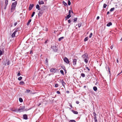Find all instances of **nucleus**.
<instances>
[{
	"instance_id": "1",
	"label": "nucleus",
	"mask_w": 122,
	"mask_h": 122,
	"mask_svg": "<svg viewBox=\"0 0 122 122\" xmlns=\"http://www.w3.org/2000/svg\"><path fill=\"white\" fill-rule=\"evenodd\" d=\"M82 57L83 59L84 60L85 62L86 63H87L88 62V59H89L88 57V55L86 53L82 55L81 56Z\"/></svg>"
},
{
	"instance_id": "2",
	"label": "nucleus",
	"mask_w": 122,
	"mask_h": 122,
	"mask_svg": "<svg viewBox=\"0 0 122 122\" xmlns=\"http://www.w3.org/2000/svg\"><path fill=\"white\" fill-rule=\"evenodd\" d=\"M17 4V2L16 1L15 2L12 3L11 8V10H14Z\"/></svg>"
},
{
	"instance_id": "3",
	"label": "nucleus",
	"mask_w": 122,
	"mask_h": 122,
	"mask_svg": "<svg viewBox=\"0 0 122 122\" xmlns=\"http://www.w3.org/2000/svg\"><path fill=\"white\" fill-rule=\"evenodd\" d=\"M25 107L24 106H20L19 108L17 109V112H22L24 111Z\"/></svg>"
},
{
	"instance_id": "4",
	"label": "nucleus",
	"mask_w": 122,
	"mask_h": 122,
	"mask_svg": "<svg viewBox=\"0 0 122 122\" xmlns=\"http://www.w3.org/2000/svg\"><path fill=\"white\" fill-rule=\"evenodd\" d=\"M10 62L9 60L7 59L4 62L3 64L5 66L7 64V65H9L10 64Z\"/></svg>"
},
{
	"instance_id": "5",
	"label": "nucleus",
	"mask_w": 122,
	"mask_h": 122,
	"mask_svg": "<svg viewBox=\"0 0 122 122\" xmlns=\"http://www.w3.org/2000/svg\"><path fill=\"white\" fill-rule=\"evenodd\" d=\"M64 61L67 64H69V60L66 57H65L64 58Z\"/></svg>"
},
{
	"instance_id": "6",
	"label": "nucleus",
	"mask_w": 122,
	"mask_h": 122,
	"mask_svg": "<svg viewBox=\"0 0 122 122\" xmlns=\"http://www.w3.org/2000/svg\"><path fill=\"white\" fill-rule=\"evenodd\" d=\"M50 71L51 72L55 73L56 72V69L52 68L50 69Z\"/></svg>"
},
{
	"instance_id": "7",
	"label": "nucleus",
	"mask_w": 122,
	"mask_h": 122,
	"mask_svg": "<svg viewBox=\"0 0 122 122\" xmlns=\"http://www.w3.org/2000/svg\"><path fill=\"white\" fill-rule=\"evenodd\" d=\"M34 6V5L33 4H30L29 6V10H31L32 9V8Z\"/></svg>"
},
{
	"instance_id": "8",
	"label": "nucleus",
	"mask_w": 122,
	"mask_h": 122,
	"mask_svg": "<svg viewBox=\"0 0 122 122\" xmlns=\"http://www.w3.org/2000/svg\"><path fill=\"white\" fill-rule=\"evenodd\" d=\"M17 30H16L13 33L12 35V38H13L15 37V34L17 32Z\"/></svg>"
},
{
	"instance_id": "9",
	"label": "nucleus",
	"mask_w": 122,
	"mask_h": 122,
	"mask_svg": "<svg viewBox=\"0 0 122 122\" xmlns=\"http://www.w3.org/2000/svg\"><path fill=\"white\" fill-rule=\"evenodd\" d=\"M61 82L63 86L65 87V85L66 84V83L62 79L60 81Z\"/></svg>"
},
{
	"instance_id": "10",
	"label": "nucleus",
	"mask_w": 122,
	"mask_h": 122,
	"mask_svg": "<svg viewBox=\"0 0 122 122\" xmlns=\"http://www.w3.org/2000/svg\"><path fill=\"white\" fill-rule=\"evenodd\" d=\"M77 60L76 59L73 60V65H75L76 64Z\"/></svg>"
},
{
	"instance_id": "11",
	"label": "nucleus",
	"mask_w": 122,
	"mask_h": 122,
	"mask_svg": "<svg viewBox=\"0 0 122 122\" xmlns=\"http://www.w3.org/2000/svg\"><path fill=\"white\" fill-rule=\"evenodd\" d=\"M23 118L24 119L26 120L28 119L27 116L26 114H24L23 115Z\"/></svg>"
},
{
	"instance_id": "12",
	"label": "nucleus",
	"mask_w": 122,
	"mask_h": 122,
	"mask_svg": "<svg viewBox=\"0 0 122 122\" xmlns=\"http://www.w3.org/2000/svg\"><path fill=\"white\" fill-rule=\"evenodd\" d=\"M39 4L40 5L43 4H44V3L42 0L38 2Z\"/></svg>"
},
{
	"instance_id": "13",
	"label": "nucleus",
	"mask_w": 122,
	"mask_h": 122,
	"mask_svg": "<svg viewBox=\"0 0 122 122\" xmlns=\"http://www.w3.org/2000/svg\"><path fill=\"white\" fill-rule=\"evenodd\" d=\"M71 15L68 14L66 17V20H67L68 19H69V18L71 17Z\"/></svg>"
},
{
	"instance_id": "14",
	"label": "nucleus",
	"mask_w": 122,
	"mask_h": 122,
	"mask_svg": "<svg viewBox=\"0 0 122 122\" xmlns=\"http://www.w3.org/2000/svg\"><path fill=\"white\" fill-rule=\"evenodd\" d=\"M112 25V23L111 22H109L107 25V26H110Z\"/></svg>"
},
{
	"instance_id": "15",
	"label": "nucleus",
	"mask_w": 122,
	"mask_h": 122,
	"mask_svg": "<svg viewBox=\"0 0 122 122\" xmlns=\"http://www.w3.org/2000/svg\"><path fill=\"white\" fill-rule=\"evenodd\" d=\"M36 8L38 10H40V7L38 5H36Z\"/></svg>"
},
{
	"instance_id": "16",
	"label": "nucleus",
	"mask_w": 122,
	"mask_h": 122,
	"mask_svg": "<svg viewBox=\"0 0 122 122\" xmlns=\"http://www.w3.org/2000/svg\"><path fill=\"white\" fill-rule=\"evenodd\" d=\"M71 111L74 114H78V112L76 111H75L73 110H72Z\"/></svg>"
},
{
	"instance_id": "17",
	"label": "nucleus",
	"mask_w": 122,
	"mask_h": 122,
	"mask_svg": "<svg viewBox=\"0 0 122 122\" xmlns=\"http://www.w3.org/2000/svg\"><path fill=\"white\" fill-rule=\"evenodd\" d=\"M24 83V82L23 81H21L20 82L19 84L20 85H22Z\"/></svg>"
},
{
	"instance_id": "18",
	"label": "nucleus",
	"mask_w": 122,
	"mask_h": 122,
	"mask_svg": "<svg viewBox=\"0 0 122 122\" xmlns=\"http://www.w3.org/2000/svg\"><path fill=\"white\" fill-rule=\"evenodd\" d=\"M31 19H30L28 21V23L27 24V25H29L30 24V23L31 22Z\"/></svg>"
},
{
	"instance_id": "19",
	"label": "nucleus",
	"mask_w": 122,
	"mask_h": 122,
	"mask_svg": "<svg viewBox=\"0 0 122 122\" xmlns=\"http://www.w3.org/2000/svg\"><path fill=\"white\" fill-rule=\"evenodd\" d=\"M8 0H5V6H7L8 4Z\"/></svg>"
},
{
	"instance_id": "20",
	"label": "nucleus",
	"mask_w": 122,
	"mask_h": 122,
	"mask_svg": "<svg viewBox=\"0 0 122 122\" xmlns=\"http://www.w3.org/2000/svg\"><path fill=\"white\" fill-rule=\"evenodd\" d=\"M11 110L13 111L16 112H17V109H11Z\"/></svg>"
},
{
	"instance_id": "21",
	"label": "nucleus",
	"mask_w": 122,
	"mask_h": 122,
	"mask_svg": "<svg viewBox=\"0 0 122 122\" xmlns=\"http://www.w3.org/2000/svg\"><path fill=\"white\" fill-rule=\"evenodd\" d=\"M64 37H61L59 38L58 40L59 41H61L62 40L64 39Z\"/></svg>"
},
{
	"instance_id": "22",
	"label": "nucleus",
	"mask_w": 122,
	"mask_h": 122,
	"mask_svg": "<svg viewBox=\"0 0 122 122\" xmlns=\"http://www.w3.org/2000/svg\"><path fill=\"white\" fill-rule=\"evenodd\" d=\"M93 89L95 91H96L97 90V88L96 86H94L93 87Z\"/></svg>"
},
{
	"instance_id": "23",
	"label": "nucleus",
	"mask_w": 122,
	"mask_h": 122,
	"mask_svg": "<svg viewBox=\"0 0 122 122\" xmlns=\"http://www.w3.org/2000/svg\"><path fill=\"white\" fill-rule=\"evenodd\" d=\"M43 12L42 11V10L40 11V12L39 13L38 15H42V14H43Z\"/></svg>"
},
{
	"instance_id": "24",
	"label": "nucleus",
	"mask_w": 122,
	"mask_h": 122,
	"mask_svg": "<svg viewBox=\"0 0 122 122\" xmlns=\"http://www.w3.org/2000/svg\"><path fill=\"white\" fill-rule=\"evenodd\" d=\"M88 37H87L85 38L84 40L85 41H86L88 40Z\"/></svg>"
},
{
	"instance_id": "25",
	"label": "nucleus",
	"mask_w": 122,
	"mask_h": 122,
	"mask_svg": "<svg viewBox=\"0 0 122 122\" xmlns=\"http://www.w3.org/2000/svg\"><path fill=\"white\" fill-rule=\"evenodd\" d=\"M45 63L46 64L48 65V59L47 58H46L45 61Z\"/></svg>"
},
{
	"instance_id": "26",
	"label": "nucleus",
	"mask_w": 122,
	"mask_h": 122,
	"mask_svg": "<svg viewBox=\"0 0 122 122\" xmlns=\"http://www.w3.org/2000/svg\"><path fill=\"white\" fill-rule=\"evenodd\" d=\"M81 76L83 77H84L85 76V74L83 73H82L81 74Z\"/></svg>"
},
{
	"instance_id": "27",
	"label": "nucleus",
	"mask_w": 122,
	"mask_h": 122,
	"mask_svg": "<svg viewBox=\"0 0 122 122\" xmlns=\"http://www.w3.org/2000/svg\"><path fill=\"white\" fill-rule=\"evenodd\" d=\"M19 101L20 102H23V100L21 98H20L19 99Z\"/></svg>"
},
{
	"instance_id": "28",
	"label": "nucleus",
	"mask_w": 122,
	"mask_h": 122,
	"mask_svg": "<svg viewBox=\"0 0 122 122\" xmlns=\"http://www.w3.org/2000/svg\"><path fill=\"white\" fill-rule=\"evenodd\" d=\"M63 4L65 6H67V4L64 1H63Z\"/></svg>"
},
{
	"instance_id": "29",
	"label": "nucleus",
	"mask_w": 122,
	"mask_h": 122,
	"mask_svg": "<svg viewBox=\"0 0 122 122\" xmlns=\"http://www.w3.org/2000/svg\"><path fill=\"white\" fill-rule=\"evenodd\" d=\"M61 73L63 75H64V72L62 70H61L60 71Z\"/></svg>"
},
{
	"instance_id": "30",
	"label": "nucleus",
	"mask_w": 122,
	"mask_h": 122,
	"mask_svg": "<svg viewBox=\"0 0 122 122\" xmlns=\"http://www.w3.org/2000/svg\"><path fill=\"white\" fill-rule=\"evenodd\" d=\"M94 119L95 122H97V117H94Z\"/></svg>"
},
{
	"instance_id": "31",
	"label": "nucleus",
	"mask_w": 122,
	"mask_h": 122,
	"mask_svg": "<svg viewBox=\"0 0 122 122\" xmlns=\"http://www.w3.org/2000/svg\"><path fill=\"white\" fill-rule=\"evenodd\" d=\"M115 8H111L110 10V11L112 12V11H113L114 10Z\"/></svg>"
},
{
	"instance_id": "32",
	"label": "nucleus",
	"mask_w": 122,
	"mask_h": 122,
	"mask_svg": "<svg viewBox=\"0 0 122 122\" xmlns=\"http://www.w3.org/2000/svg\"><path fill=\"white\" fill-rule=\"evenodd\" d=\"M22 78L21 76H20L18 78V80L19 81L21 80L22 79Z\"/></svg>"
},
{
	"instance_id": "33",
	"label": "nucleus",
	"mask_w": 122,
	"mask_h": 122,
	"mask_svg": "<svg viewBox=\"0 0 122 122\" xmlns=\"http://www.w3.org/2000/svg\"><path fill=\"white\" fill-rule=\"evenodd\" d=\"M35 14V12H33L32 14L31 15V17H33L34 15Z\"/></svg>"
},
{
	"instance_id": "34",
	"label": "nucleus",
	"mask_w": 122,
	"mask_h": 122,
	"mask_svg": "<svg viewBox=\"0 0 122 122\" xmlns=\"http://www.w3.org/2000/svg\"><path fill=\"white\" fill-rule=\"evenodd\" d=\"M77 18H75L74 20V22H76V21L77 20Z\"/></svg>"
},
{
	"instance_id": "35",
	"label": "nucleus",
	"mask_w": 122,
	"mask_h": 122,
	"mask_svg": "<svg viewBox=\"0 0 122 122\" xmlns=\"http://www.w3.org/2000/svg\"><path fill=\"white\" fill-rule=\"evenodd\" d=\"M93 115L94 116V117H97L96 115L97 114L95 112H93Z\"/></svg>"
},
{
	"instance_id": "36",
	"label": "nucleus",
	"mask_w": 122,
	"mask_h": 122,
	"mask_svg": "<svg viewBox=\"0 0 122 122\" xmlns=\"http://www.w3.org/2000/svg\"><path fill=\"white\" fill-rule=\"evenodd\" d=\"M92 33H91L90 35L89 36V37L90 38H91L92 37Z\"/></svg>"
},
{
	"instance_id": "37",
	"label": "nucleus",
	"mask_w": 122,
	"mask_h": 122,
	"mask_svg": "<svg viewBox=\"0 0 122 122\" xmlns=\"http://www.w3.org/2000/svg\"><path fill=\"white\" fill-rule=\"evenodd\" d=\"M78 26L79 27H80L81 25V23H79L78 25Z\"/></svg>"
},
{
	"instance_id": "38",
	"label": "nucleus",
	"mask_w": 122,
	"mask_h": 122,
	"mask_svg": "<svg viewBox=\"0 0 122 122\" xmlns=\"http://www.w3.org/2000/svg\"><path fill=\"white\" fill-rule=\"evenodd\" d=\"M107 5L105 4H104L103 5V7L104 8H105L107 6Z\"/></svg>"
},
{
	"instance_id": "39",
	"label": "nucleus",
	"mask_w": 122,
	"mask_h": 122,
	"mask_svg": "<svg viewBox=\"0 0 122 122\" xmlns=\"http://www.w3.org/2000/svg\"><path fill=\"white\" fill-rule=\"evenodd\" d=\"M69 122H76V121L74 120H71L69 121Z\"/></svg>"
},
{
	"instance_id": "40",
	"label": "nucleus",
	"mask_w": 122,
	"mask_h": 122,
	"mask_svg": "<svg viewBox=\"0 0 122 122\" xmlns=\"http://www.w3.org/2000/svg\"><path fill=\"white\" fill-rule=\"evenodd\" d=\"M71 3L69 0L68 1V4L69 5H71Z\"/></svg>"
},
{
	"instance_id": "41",
	"label": "nucleus",
	"mask_w": 122,
	"mask_h": 122,
	"mask_svg": "<svg viewBox=\"0 0 122 122\" xmlns=\"http://www.w3.org/2000/svg\"><path fill=\"white\" fill-rule=\"evenodd\" d=\"M30 90H26V92L27 93H29L30 92Z\"/></svg>"
},
{
	"instance_id": "42",
	"label": "nucleus",
	"mask_w": 122,
	"mask_h": 122,
	"mask_svg": "<svg viewBox=\"0 0 122 122\" xmlns=\"http://www.w3.org/2000/svg\"><path fill=\"white\" fill-rule=\"evenodd\" d=\"M58 86V84H56L55 85V87H57Z\"/></svg>"
},
{
	"instance_id": "43",
	"label": "nucleus",
	"mask_w": 122,
	"mask_h": 122,
	"mask_svg": "<svg viewBox=\"0 0 122 122\" xmlns=\"http://www.w3.org/2000/svg\"><path fill=\"white\" fill-rule=\"evenodd\" d=\"M20 75V72H19L18 74L17 75V76H19Z\"/></svg>"
},
{
	"instance_id": "44",
	"label": "nucleus",
	"mask_w": 122,
	"mask_h": 122,
	"mask_svg": "<svg viewBox=\"0 0 122 122\" xmlns=\"http://www.w3.org/2000/svg\"><path fill=\"white\" fill-rule=\"evenodd\" d=\"M56 93L58 94H60V92L59 91H57L56 92Z\"/></svg>"
},
{
	"instance_id": "45",
	"label": "nucleus",
	"mask_w": 122,
	"mask_h": 122,
	"mask_svg": "<svg viewBox=\"0 0 122 122\" xmlns=\"http://www.w3.org/2000/svg\"><path fill=\"white\" fill-rule=\"evenodd\" d=\"M52 48L53 49H54V51H55V48H56V47L55 46H53V47H52Z\"/></svg>"
},
{
	"instance_id": "46",
	"label": "nucleus",
	"mask_w": 122,
	"mask_h": 122,
	"mask_svg": "<svg viewBox=\"0 0 122 122\" xmlns=\"http://www.w3.org/2000/svg\"><path fill=\"white\" fill-rule=\"evenodd\" d=\"M113 45H112L110 47V48L112 49L113 47Z\"/></svg>"
},
{
	"instance_id": "47",
	"label": "nucleus",
	"mask_w": 122,
	"mask_h": 122,
	"mask_svg": "<svg viewBox=\"0 0 122 122\" xmlns=\"http://www.w3.org/2000/svg\"><path fill=\"white\" fill-rule=\"evenodd\" d=\"M76 103L77 104H78L79 103V101H76Z\"/></svg>"
},
{
	"instance_id": "48",
	"label": "nucleus",
	"mask_w": 122,
	"mask_h": 122,
	"mask_svg": "<svg viewBox=\"0 0 122 122\" xmlns=\"http://www.w3.org/2000/svg\"><path fill=\"white\" fill-rule=\"evenodd\" d=\"M86 68L88 70V71H89L90 70V69H89V67H86Z\"/></svg>"
},
{
	"instance_id": "49",
	"label": "nucleus",
	"mask_w": 122,
	"mask_h": 122,
	"mask_svg": "<svg viewBox=\"0 0 122 122\" xmlns=\"http://www.w3.org/2000/svg\"><path fill=\"white\" fill-rule=\"evenodd\" d=\"M17 22H15V23L14 24V26H15L16 25H17Z\"/></svg>"
},
{
	"instance_id": "50",
	"label": "nucleus",
	"mask_w": 122,
	"mask_h": 122,
	"mask_svg": "<svg viewBox=\"0 0 122 122\" xmlns=\"http://www.w3.org/2000/svg\"><path fill=\"white\" fill-rule=\"evenodd\" d=\"M108 71L109 72V73L110 74V69L109 68V67L108 68Z\"/></svg>"
},
{
	"instance_id": "51",
	"label": "nucleus",
	"mask_w": 122,
	"mask_h": 122,
	"mask_svg": "<svg viewBox=\"0 0 122 122\" xmlns=\"http://www.w3.org/2000/svg\"><path fill=\"white\" fill-rule=\"evenodd\" d=\"M71 10H70L69 11V15H70L71 14Z\"/></svg>"
},
{
	"instance_id": "52",
	"label": "nucleus",
	"mask_w": 122,
	"mask_h": 122,
	"mask_svg": "<svg viewBox=\"0 0 122 122\" xmlns=\"http://www.w3.org/2000/svg\"><path fill=\"white\" fill-rule=\"evenodd\" d=\"M2 53V52L1 51V50H0V55H1Z\"/></svg>"
},
{
	"instance_id": "53",
	"label": "nucleus",
	"mask_w": 122,
	"mask_h": 122,
	"mask_svg": "<svg viewBox=\"0 0 122 122\" xmlns=\"http://www.w3.org/2000/svg\"><path fill=\"white\" fill-rule=\"evenodd\" d=\"M68 22L69 23H70L71 22V21L70 20H69L68 21Z\"/></svg>"
},
{
	"instance_id": "54",
	"label": "nucleus",
	"mask_w": 122,
	"mask_h": 122,
	"mask_svg": "<svg viewBox=\"0 0 122 122\" xmlns=\"http://www.w3.org/2000/svg\"><path fill=\"white\" fill-rule=\"evenodd\" d=\"M99 18L100 17L99 16H97V20H98L99 19Z\"/></svg>"
},
{
	"instance_id": "55",
	"label": "nucleus",
	"mask_w": 122,
	"mask_h": 122,
	"mask_svg": "<svg viewBox=\"0 0 122 122\" xmlns=\"http://www.w3.org/2000/svg\"><path fill=\"white\" fill-rule=\"evenodd\" d=\"M69 106H70V107H71V108H72V105H71V104H69Z\"/></svg>"
},
{
	"instance_id": "56",
	"label": "nucleus",
	"mask_w": 122,
	"mask_h": 122,
	"mask_svg": "<svg viewBox=\"0 0 122 122\" xmlns=\"http://www.w3.org/2000/svg\"><path fill=\"white\" fill-rule=\"evenodd\" d=\"M117 63H118V59H117Z\"/></svg>"
},
{
	"instance_id": "57",
	"label": "nucleus",
	"mask_w": 122,
	"mask_h": 122,
	"mask_svg": "<svg viewBox=\"0 0 122 122\" xmlns=\"http://www.w3.org/2000/svg\"><path fill=\"white\" fill-rule=\"evenodd\" d=\"M47 40H46V41H45V43H46H46H47Z\"/></svg>"
},
{
	"instance_id": "58",
	"label": "nucleus",
	"mask_w": 122,
	"mask_h": 122,
	"mask_svg": "<svg viewBox=\"0 0 122 122\" xmlns=\"http://www.w3.org/2000/svg\"><path fill=\"white\" fill-rule=\"evenodd\" d=\"M109 11H108L107 12V15H108V14H109Z\"/></svg>"
},
{
	"instance_id": "59",
	"label": "nucleus",
	"mask_w": 122,
	"mask_h": 122,
	"mask_svg": "<svg viewBox=\"0 0 122 122\" xmlns=\"http://www.w3.org/2000/svg\"><path fill=\"white\" fill-rule=\"evenodd\" d=\"M30 54H32L33 53L32 51H30Z\"/></svg>"
},
{
	"instance_id": "60",
	"label": "nucleus",
	"mask_w": 122,
	"mask_h": 122,
	"mask_svg": "<svg viewBox=\"0 0 122 122\" xmlns=\"http://www.w3.org/2000/svg\"><path fill=\"white\" fill-rule=\"evenodd\" d=\"M6 6H5L4 8L5 9H6Z\"/></svg>"
},
{
	"instance_id": "61",
	"label": "nucleus",
	"mask_w": 122,
	"mask_h": 122,
	"mask_svg": "<svg viewBox=\"0 0 122 122\" xmlns=\"http://www.w3.org/2000/svg\"><path fill=\"white\" fill-rule=\"evenodd\" d=\"M41 105V103H40L38 105V106H40V105Z\"/></svg>"
},
{
	"instance_id": "62",
	"label": "nucleus",
	"mask_w": 122,
	"mask_h": 122,
	"mask_svg": "<svg viewBox=\"0 0 122 122\" xmlns=\"http://www.w3.org/2000/svg\"><path fill=\"white\" fill-rule=\"evenodd\" d=\"M120 40L121 41H122V37L121 38V39H120Z\"/></svg>"
},
{
	"instance_id": "63",
	"label": "nucleus",
	"mask_w": 122,
	"mask_h": 122,
	"mask_svg": "<svg viewBox=\"0 0 122 122\" xmlns=\"http://www.w3.org/2000/svg\"><path fill=\"white\" fill-rule=\"evenodd\" d=\"M121 73H119L118 74L117 76L119 75Z\"/></svg>"
},
{
	"instance_id": "64",
	"label": "nucleus",
	"mask_w": 122,
	"mask_h": 122,
	"mask_svg": "<svg viewBox=\"0 0 122 122\" xmlns=\"http://www.w3.org/2000/svg\"><path fill=\"white\" fill-rule=\"evenodd\" d=\"M67 92L68 93L69 92L68 91H67Z\"/></svg>"
}]
</instances>
